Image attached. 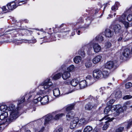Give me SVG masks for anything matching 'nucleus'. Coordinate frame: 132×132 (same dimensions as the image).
Wrapping results in <instances>:
<instances>
[{
  "label": "nucleus",
  "instance_id": "obj_1",
  "mask_svg": "<svg viewBox=\"0 0 132 132\" xmlns=\"http://www.w3.org/2000/svg\"><path fill=\"white\" fill-rule=\"evenodd\" d=\"M42 92L40 91L39 93H37L36 92H31L26 94L23 96L21 99L18 101L16 108H15V106L13 104H10L7 107V110L11 111L9 118L6 120V123L9 124L13 122L20 115V112L19 111L23 106V103L24 101L25 98L29 99L31 98L33 95H35L37 94V95L41 94Z\"/></svg>",
  "mask_w": 132,
  "mask_h": 132
},
{
  "label": "nucleus",
  "instance_id": "obj_2",
  "mask_svg": "<svg viewBox=\"0 0 132 132\" xmlns=\"http://www.w3.org/2000/svg\"><path fill=\"white\" fill-rule=\"evenodd\" d=\"M132 125V119L129 121L124 122L121 124V126H119L116 130L115 132H122L124 130V126L128 129Z\"/></svg>",
  "mask_w": 132,
  "mask_h": 132
},
{
  "label": "nucleus",
  "instance_id": "obj_3",
  "mask_svg": "<svg viewBox=\"0 0 132 132\" xmlns=\"http://www.w3.org/2000/svg\"><path fill=\"white\" fill-rule=\"evenodd\" d=\"M87 47L90 49H92V47H93L94 52L97 53L99 52L101 50V48L100 45L98 44L95 43L94 42V40H93L89 44L87 45Z\"/></svg>",
  "mask_w": 132,
  "mask_h": 132
},
{
  "label": "nucleus",
  "instance_id": "obj_4",
  "mask_svg": "<svg viewBox=\"0 0 132 132\" xmlns=\"http://www.w3.org/2000/svg\"><path fill=\"white\" fill-rule=\"evenodd\" d=\"M52 83L50 79L47 78L41 84L40 86L44 89H48L51 90L52 87Z\"/></svg>",
  "mask_w": 132,
  "mask_h": 132
},
{
  "label": "nucleus",
  "instance_id": "obj_5",
  "mask_svg": "<svg viewBox=\"0 0 132 132\" xmlns=\"http://www.w3.org/2000/svg\"><path fill=\"white\" fill-rule=\"evenodd\" d=\"M126 15L125 13L122 14L118 19L119 21L122 23L126 28H127L129 26V23L125 21L126 19Z\"/></svg>",
  "mask_w": 132,
  "mask_h": 132
},
{
  "label": "nucleus",
  "instance_id": "obj_6",
  "mask_svg": "<svg viewBox=\"0 0 132 132\" xmlns=\"http://www.w3.org/2000/svg\"><path fill=\"white\" fill-rule=\"evenodd\" d=\"M117 62L116 61H109L106 63L105 65V67L106 68L111 69L112 68L114 69L117 68Z\"/></svg>",
  "mask_w": 132,
  "mask_h": 132
},
{
  "label": "nucleus",
  "instance_id": "obj_7",
  "mask_svg": "<svg viewBox=\"0 0 132 132\" xmlns=\"http://www.w3.org/2000/svg\"><path fill=\"white\" fill-rule=\"evenodd\" d=\"M53 116L51 114L47 115L44 117L43 118L41 119L42 120L45 121L44 124L46 125L51 120H53L52 118Z\"/></svg>",
  "mask_w": 132,
  "mask_h": 132
},
{
  "label": "nucleus",
  "instance_id": "obj_8",
  "mask_svg": "<svg viewBox=\"0 0 132 132\" xmlns=\"http://www.w3.org/2000/svg\"><path fill=\"white\" fill-rule=\"evenodd\" d=\"M38 100L40 101V102L42 105H45L48 104L49 102L48 96L45 95L42 98L41 97H38Z\"/></svg>",
  "mask_w": 132,
  "mask_h": 132
},
{
  "label": "nucleus",
  "instance_id": "obj_9",
  "mask_svg": "<svg viewBox=\"0 0 132 132\" xmlns=\"http://www.w3.org/2000/svg\"><path fill=\"white\" fill-rule=\"evenodd\" d=\"M93 75L94 78L98 79L101 77L102 75V72L101 70L96 69L94 70Z\"/></svg>",
  "mask_w": 132,
  "mask_h": 132
},
{
  "label": "nucleus",
  "instance_id": "obj_10",
  "mask_svg": "<svg viewBox=\"0 0 132 132\" xmlns=\"http://www.w3.org/2000/svg\"><path fill=\"white\" fill-rule=\"evenodd\" d=\"M130 50L128 49H125L122 53V55L120 57V58L121 60L125 59L124 58L128 57L130 54Z\"/></svg>",
  "mask_w": 132,
  "mask_h": 132
},
{
  "label": "nucleus",
  "instance_id": "obj_11",
  "mask_svg": "<svg viewBox=\"0 0 132 132\" xmlns=\"http://www.w3.org/2000/svg\"><path fill=\"white\" fill-rule=\"evenodd\" d=\"M79 119L77 117L75 118L73 120L71 121L70 126V128L71 129L75 128L77 125V124L78 123Z\"/></svg>",
  "mask_w": 132,
  "mask_h": 132
},
{
  "label": "nucleus",
  "instance_id": "obj_12",
  "mask_svg": "<svg viewBox=\"0 0 132 132\" xmlns=\"http://www.w3.org/2000/svg\"><path fill=\"white\" fill-rule=\"evenodd\" d=\"M107 119V117H104L103 118H102L101 120H100V121H104V122L105 123L103 127V130H105L107 129L109 125V124L108 123L109 122V121H112L113 120V118H112L110 120H109L106 121H105Z\"/></svg>",
  "mask_w": 132,
  "mask_h": 132
},
{
  "label": "nucleus",
  "instance_id": "obj_13",
  "mask_svg": "<svg viewBox=\"0 0 132 132\" xmlns=\"http://www.w3.org/2000/svg\"><path fill=\"white\" fill-rule=\"evenodd\" d=\"M90 117H89L86 118H82L79 120V123L81 125H85L90 121Z\"/></svg>",
  "mask_w": 132,
  "mask_h": 132
},
{
  "label": "nucleus",
  "instance_id": "obj_14",
  "mask_svg": "<svg viewBox=\"0 0 132 132\" xmlns=\"http://www.w3.org/2000/svg\"><path fill=\"white\" fill-rule=\"evenodd\" d=\"M56 112H54L52 113V115L53 116V120H57L59 119L63 116H65V114L61 113L56 114Z\"/></svg>",
  "mask_w": 132,
  "mask_h": 132
},
{
  "label": "nucleus",
  "instance_id": "obj_15",
  "mask_svg": "<svg viewBox=\"0 0 132 132\" xmlns=\"http://www.w3.org/2000/svg\"><path fill=\"white\" fill-rule=\"evenodd\" d=\"M88 85V84L87 82V81L85 80H84L80 81L79 85L77 86V89H83L86 87Z\"/></svg>",
  "mask_w": 132,
  "mask_h": 132
},
{
  "label": "nucleus",
  "instance_id": "obj_16",
  "mask_svg": "<svg viewBox=\"0 0 132 132\" xmlns=\"http://www.w3.org/2000/svg\"><path fill=\"white\" fill-rule=\"evenodd\" d=\"M97 105L96 104H92L91 103H89L85 106V109L86 110H90L92 109H95L96 108Z\"/></svg>",
  "mask_w": 132,
  "mask_h": 132
},
{
  "label": "nucleus",
  "instance_id": "obj_17",
  "mask_svg": "<svg viewBox=\"0 0 132 132\" xmlns=\"http://www.w3.org/2000/svg\"><path fill=\"white\" fill-rule=\"evenodd\" d=\"M122 27L119 24L115 25L113 27V30L115 33H118L122 32Z\"/></svg>",
  "mask_w": 132,
  "mask_h": 132
},
{
  "label": "nucleus",
  "instance_id": "obj_18",
  "mask_svg": "<svg viewBox=\"0 0 132 132\" xmlns=\"http://www.w3.org/2000/svg\"><path fill=\"white\" fill-rule=\"evenodd\" d=\"M79 83V81L76 79H73L71 81H70L69 80H67V84H71L72 86H77V85Z\"/></svg>",
  "mask_w": 132,
  "mask_h": 132
},
{
  "label": "nucleus",
  "instance_id": "obj_19",
  "mask_svg": "<svg viewBox=\"0 0 132 132\" xmlns=\"http://www.w3.org/2000/svg\"><path fill=\"white\" fill-rule=\"evenodd\" d=\"M104 34L106 37L109 38L111 37L113 35V32L111 30L108 29L105 30Z\"/></svg>",
  "mask_w": 132,
  "mask_h": 132
},
{
  "label": "nucleus",
  "instance_id": "obj_20",
  "mask_svg": "<svg viewBox=\"0 0 132 132\" xmlns=\"http://www.w3.org/2000/svg\"><path fill=\"white\" fill-rule=\"evenodd\" d=\"M87 82L88 84V85L92 84L94 82V79L92 78L90 75H88L86 77Z\"/></svg>",
  "mask_w": 132,
  "mask_h": 132
},
{
  "label": "nucleus",
  "instance_id": "obj_21",
  "mask_svg": "<svg viewBox=\"0 0 132 132\" xmlns=\"http://www.w3.org/2000/svg\"><path fill=\"white\" fill-rule=\"evenodd\" d=\"M8 9L9 10H13L16 7L15 3L14 2H13L8 4L7 5Z\"/></svg>",
  "mask_w": 132,
  "mask_h": 132
},
{
  "label": "nucleus",
  "instance_id": "obj_22",
  "mask_svg": "<svg viewBox=\"0 0 132 132\" xmlns=\"http://www.w3.org/2000/svg\"><path fill=\"white\" fill-rule=\"evenodd\" d=\"M102 58V56L101 55H98L93 59V62L94 64H96L101 61Z\"/></svg>",
  "mask_w": 132,
  "mask_h": 132
},
{
  "label": "nucleus",
  "instance_id": "obj_23",
  "mask_svg": "<svg viewBox=\"0 0 132 132\" xmlns=\"http://www.w3.org/2000/svg\"><path fill=\"white\" fill-rule=\"evenodd\" d=\"M91 21L89 20V19H87V21L84 27H80L79 28V29L81 31H84L85 30V28L88 27L91 23Z\"/></svg>",
  "mask_w": 132,
  "mask_h": 132
},
{
  "label": "nucleus",
  "instance_id": "obj_24",
  "mask_svg": "<svg viewBox=\"0 0 132 132\" xmlns=\"http://www.w3.org/2000/svg\"><path fill=\"white\" fill-rule=\"evenodd\" d=\"M85 65L87 68L91 67L92 66V63L91 61L90 60L86 61L85 62Z\"/></svg>",
  "mask_w": 132,
  "mask_h": 132
},
{
  "label": "nucleus",
  "instance_id": "obj_25",
  "mask_svg": "<svg viewBox=\"0 0 132 132\" xmlns=\"http://www.w3.org/2000/svg\"><path fill=\"white\" fill-rule=\"evenodd\" d=\"M53 92L54 95L55 96H58L60 95V91L58 88H56L54 89L53 90Z\"/></svg>",
  "mask_w": 132,
  "mask_h": 132
},
{
  "label": "nucleus",
  "instance_id": "obj_26",
  "mask_svg": "<svg viewBox=\"0 0 132 132\" xmlns=\"http://www.w3.org/2000/svg\"><path fill=\"white\" fill-rule=\"evenodd\" d=\"M66 66L65 65H63L61 67L62 71H63V72H64L62 74V77L63 79L65 80L66 79V75L65 74L66 72Z\"/></svg>",
  "mask_w": 132,
  "mask_h": 132
},
{
  "label": "nucleus",
  "instance_id": "obj_27",
  "mask_svg": "<svg viewBox=\"0 0 132 132\" xmlns=\"http://www.w3.org/2000/svg\"><path fill=\"white\" fill-rule=\"evenodd\" d=\"M8 116V114L7 112H5L2 113L0 116V119L2 120L7 118Z\"/></svg>",
  "mask_w": 132,
  "mask_h": 132
},
{
  "label": "nucleus",
  "instance_id": "obj_28",
  "mask_svg": "<svg viewBox=\"0 0 132 132\" xmlns=\"http://www.w3.org/2000/svg\"><path fill=\"white\" fill-rule=\"evenodd\" d=\"M81 57L80 56H77L73 59L74 62L76 63H78L81 61Z\"/></svg>",
  "mask_w": 132,
  "mask_h": 132
},
{
  "label": "nucleus",
  "instance_id": "obj_29",
  "mask_svg": "<svg viewBox=\"0 0 132 132\" xmlns=\"http://www.w3.org/2000/svg\"><path fill=\"white\" fill-rule=\"evenodd\" d=\"M93 128L92 127L88 126L86 127L84 130V132H90L93 130Z\"/></svg>",
  "mask_w": 132,
  "mask_h": 132
},
{
  "label": "nucleus",
  "instance_id": "obj_30",
  "mask_svg": "<svg viewBox=\"0 0 132 132\" xmlns=\"http://www.w3.org/2000/svg\"><path fill=\"white\" fill-rule=\"evenodd\" d=\"M121 92L119 90H118L115 92V96L116 98H118L121 97Z\"/></svg>",
  "mask_w": 132,
  "mask_h": 132
},
{
  "label": "nucleus",
  "instance_id": "obj_31",
  "mask_svg": "<svg viewBox=\"0 0 132 132\" xmlns=\"http://www.w3.org/2000/svg\"><path fill=\"white\" fill-rule=\"evenodd\" d=\"M96 40L99 42H101L104 40L102 34L96 37Z\"/></svg>",
  "mask_w": 132,
  "mask_h": 132
},
{
  "label": "nucleus",
  "instance_id": "obj_32",
  "mask_svg": "<svg viewBox=\"0 0 132 132\" xmlns=\"http://www.w3.org/2000/svg\"><path fill=\"white\" fill-rule=\"evenodd\" d=\"M61 75L62 73H59L56 74L53 76L52 78L54 80H57L60 78Z\"/></svg>",
  "mask_w": 132,
  "mask_h": 132
},
{
  "label": "nucleus",
  "instance_id": "obj_33",
  "mask_svg": "<svg viewBox=\"0 0 132 132\" xmlns=\"http://www.w3.org/2000/svg\"><path fill=\"white\" fill-rule=\"evenodd\" d=\"M7 110V106L5 105H3L0 106V110L3 112H5Z\"/></svg>",
  "mask_w": 132,
  "mask_h": 132
},
{
  "label": "nucleus",
  "instance_id": "obj_34",
  "mask_svg": "<svg viewBox=\"0 0 132 132\" xmlns=\"http://www.w3.org/2000/svg\"><path fill=\"white\" fill-rule=\"evenodd\" d=\"M78 54L79 55H81L82 57H84L86 55L83 49L82 48L78 51Z\"/></svg>",
  "mask_w": 132,
  "mask_h": 132
},
{
  "label": "nucleus",
  "instance_id": "obj_35",
  "mask_svg": "<svg viewBox=\"0 0 132 132\" xmlns=\"http://www.w3.org/2000/svg\"><path fill=\"white\" fill-rule=\"evenodd\" d=\"M110 108L109 106L106 107L105 109L104 112L105 114H108V115H110L109 113H110Z\"/></svg>",
  "mask_w": 132,
  "mask_h": 132
},
{
  "label": "nucleus",
  "instance_id": "obj_36",
  "mask_svg": "<svg viewBox=\"0 0 132 132\" xmlns=\"http://www.w3.org/2000/svg\"><path fill=\"white\" fill-rule=\"evenodd\" d=\"M75 104H72L69 105L67 107V111H70L74 109Z\"/></svg>",
  "mask_w": 132,
  "mask_h": 132
},
{
  "label": "nucleus",
  "instance_id": "obj_37",
  "mask_svg": "<svg viewBox=\"0 0 132 132\" xmlns=\"http://www.w3.org/2000/svg\"><path fill=\"white\" fill-rule=\"evenodd\" d=\"M119 3L118 2H116L115 3V5L112 7L111 10L114 11H115L116 9L117 10L118 5H119Z\"/></svg>",
  "mask_w": 132,
  "mask_h": 132
},
{
  "label": "nucleus",
  "instance_id": "obj_38",
  "mask_svg": "<svg viewBox=\"0 0 132 132\" xmlns=\"http://www.w3.org/2000/svg\"><path fill=\"white\" fill-rule=\"evenodd\" d=\"M75 68V66L72 65L69 66L67 68V70L70 72L72 71Z\"/></svg>",
  "mask_w": 132,
  "mask_h": 132
},
{
  "label": "nucleus",
  "instance_id": "obj_39",
  "mask_svg": "<svg viewBox=\"0 0 132 132\" xmlns=\"http://www.w3.org/2000/svg\"><path fill=\"white\" fill-rule=\"evenodd\" d=\"M102 75L104 78H106L108 76L109 73L107 71L105 70L103 71Z\"/></svg>",
  "mask_w": 132,
  "mask_h": 132
},
{
  "label": "nucleus",
  "instance_id": "obj_40",
  "mask_svg": "<svg viewBox=\"0 0 132 132\" xmlns=\"http://www.w3.org/2000/svg\"><path fill=\"white\" fill-rule=\"evenodd\" d=\"M132 86V84L130 82L127 83L125 85L126 88L127 89L129 88Z\"/></svg>",
  "mask_w": 132,
  "mask_h": 132
},
{
  "label": "nucleus",
  "instance_id": "obj_41",
  "mask_svg": "<svg viewBox=\"0 0 132 132\" xmlns=\"http://www.w3.org/2000/svg\"><path fill=\"white\" fill-rule=\"evenodd\" d=\"M0 11L1 12H2V11H5V12H7L8 11V10L7 9L5 6H3L2 7H0Z\"/></svg>",
  "mask_w": 132,
  "mask_h": 132
},
{
  "label": "nucleus",
  "instance_id": "obj_42",
  "mask_svg": "<svg viewBox=\"0 0 132 132\" xmlns=\"http://www.w3.org/2000/svg\"><path fill=\"white\" fill-rule=\"evenodd\" d=\"M115 102V100H114L113 99H111L107 103V105L110 106L113 104Z\"/></svg>",
  "mask_w": 132,
  "mask_h": 132
},
{
  "label": "nucleus",
  "instance_id": "obj_43",
  "mask_svg": "<svg viewBox=\"0 0 132 132\" xmlns=\"http://www.w3.org/2000/svg\"><path fill=\"white\" fill-rule=\"evenodd\" d=\"M132 98V96L130 95H126L123 97V99L124 100L129 99Z\"/></svg>",
  "mask_w": 132,
  "mask_h": 132
},
{
  "label": "nucleus",
  "instance_id": "obj_44",
  "mask_svg": "<svg viewBox=\"0 0 132 132\" xmlns=\"http://www.w3.org/2000/svg\"><path fill=\"white\" fill-rule=\"evenodd\" d=\"M111 46V44L109 42H107L105 44V47L106 48H109Z\"/></svg>",
  "mask_w": 132,
  "mask_h": 132
},
{
  "label": "nucleus",
  "instance_id": "obj_45",
  "mask_svg": "<svg viewBox=\"0 0 132 132\" xmlns=\"http://www.w3.org/2000/svg\"><path fill=\"white\" fill-rule=\"evenodd\" d=\"M127 19L128 21H132V14L128 15L127 17Z\"/></svg>",
  "mask_w": 132,
  "mask_h": 132
},
{
  "label": "nucleus",
  "instance_id": "obj_46",
  "mask_svg": "<svg viewBox=\"0 0 132 132\" xmlns=\"http://www.w3.org/2000/svg\"><path fill=\"white\" fill-rule=\"evenodd\" d=\"M104 87H102L101 88L98 90V91L100 92L102 94L103 93V91L105 90Z\"/></svg>",
  "mask_w": 132,
  "mask_h": 132
},
{
  "label": "nucleus",
  "instance_id": "obj_47",
  "mask_svg": "<svg viewBox=\"0 0 132 132\" xmlns=\"http://www.w3.org/2000/svg\"><path fill=\"white\" fill-rule=\"evenodd\" d=\"M70 113H71L70 112L67 113V119L68 120H69L71 119V116L69 114Z\"/></svg>",
  "mask_w": 132,
  "mask_h": 132
},
{
  "label": "nucleus",
  "instance_id": "obj_48",
  "mask_svg": "<svg viewBox=\"0 0 132 132\" xmlns=\"http://www.w3.org/2000/svg\"><path fill=\"white\" fill-rule=\"evenodd\" d=\"M123 108H124V109H125V107H124V106L123 107H121L120 108H119V109H118V111H119L120 112V113L121 112H123L124 111V109Z\"/></svg>",
  "mask_w": 132,
  "mask_h": 132
},
{
  "label": "nucleus",
  "instance_id": "obj_49",
  "mask_svg": "<svg viewBox=\"0 0 132 132\" xmlns=\"http://www.w3.org/2000/svg\"><path fill=\"white\" fill-rule=\"evenodd\" d=\"M63 129L62 128L60 127L59 128L55 130L56 132H62Z\"/></svg>",
  "mask_w": 132,
  "mask_h": 132
},
{
  "label": "nucleus",
  "instance_id": "obj_50",
  "mask_svg": "<svg viewBox=\"0 0 132 132\" xmlns=\"http://www.w3.org/2000/svg\"><path fill=\"white\" fill-rule=\"evenodd\" d=\"M40 101L38 100V98H36L33 100V102L35 104L37 103L38 102Z\"/></svg>",
  "mask_w": 132,
  "mask_h": 132
},
{
  "label": "nucleus",
  "instance_id": "obj_51",
  "mask_svg": "<svg viewBox=\"0 0 132 132\" xmlns=\"http://www.w3.org/2000/svg\"><path fill=\"white\" fill-rule=\"evenodd\" d=\"M70 72L67 71V78L70 77L71 76Z\"/></svg>",
  "mask_w": 132,
  "mask_h": 132
},
{
  "label": "nucleus",
  "instance_id": "obj_52",
  "mask_svg": "<svg viewBox=\"0 0 132 132\" xmlns=\"http://www.w3.org/2000/svg\"><path fill=\"white\" fill-rule=\"evenodd\" d=\"M108 5H110V4H109V3H106L104 4V6L102 13L104 12L105 9L107 7Z\"/></svg>",
  "mask_w": 132,
  "mask_h": 132
},
{
  "label": "nucleus",
  "instance_id": "obj_53",
  "mask_svg": "<svg viewBox=\"0 0 132 132\" xmlns=\"http://www.w3.org/2000/svg\"><path fill=\"white\" fill-rule=\"evenodd\" d=\"M130 102L129 101H128V102H126L124 104V107H125V108H126L127 106L126 105L129 104H130Z\"/></svg>",
  "mask_w": 132,
  "mask_h": 132
},
{
  "label": "nucleus",
  "instance_id": "obj_54",
  "mask_svg": "<svg viewBox=\"0 0 132 132\" xmlns=\"http://www.w3.org/2000/svg\"><path fill=\"white\" fill-rule=\"evenodd\" d=\"M76 32H77L78 34V35H80L79 33H82V31H81L79 29H78V30H76Z\"/></svg>",
  "mask_w": 132,
  "mask_h": 132
},
{
  "label": "nucleus",
  "instance_id": "obj_55",
  "mask_svg": "<svg viewBox=\"0 0 132 132\" xmlns=\"http://www.w3.org/2000/svg\"><path fill=\"white\" fill-rule=\"evenodd\" d=\"M120 113L118 109L114 112V113L117 115H118Z\"/></svg>",
  "mask_w": 132,
  "mask_h": 132
},
{
  "label": "nucleus",
  "instance_id": "obj_56",
  "mask_svg": "<svg viewBox=\"0 0 132 132\" xmlns=\"http://www.w3.org/2000/svg\"><path fill=\"white\" fill-rule=\"evenodd\" d=\"M122 36H121L118 39V41H120L122 40Z\"/></svg>",
  "mask_w": 132,
  "mask_h": 132
},
{
  "label": "nucleus",
  "instance_id": "obj_57",
  "mask_svg": "<svg viewBox=\"0 0 132 132\" xmlns=\"http://www.w3.org/2000/svg\"><path fill=\"white\" fill-rule=\"evenodd\" d=\"M73 91H74V90L72 89L71 90V89H70V90L68 91V92H67V94H69L70 93H72Z\"/></svg>",
  "mask_w": 132,
  "mask_h": 132
},
{
  "label": "nucleus",
  "instance_id": "obj_58",
  "mask_svg": "<svg viewBox=\"0 0 132 132\" xmlns=\"http://www.w3.org/2000/svg\"><path fill=\"white\" fill-rule=\"evenodd\" d=\"M112 15L111 14H109V15L108 17L107 18V19H109L110 18H112Z\"/></svg>",
  "mask_w": 132,
  "mask_h": 132
},
{
  "label": "nucleus",
  "instance_id": "obj_59",
  "mask_svg": "<svg viewBox=\"0 0 132 132\" xmlns=\"http://www.w3.org/2000/svg\"><path fill=\"white\" fill-rule=\"evenodd\" d=\"M95 12H94L95 14L96 13H97L98 12V9H95L94 10Z\"/></svg>",
  "mask_w": 132,
  "mask_h": 132
},
{
  "label": "nucleus",
  "instance_id": "obj_60",
  "mask_svg": "<svg viewBox=\"0 0 132 132\" xmlns=\"http://www.w3.org/2000/svg\"><path fill=\"white\" fill-rule=\"evenodd\" d=\"M79 20H80L79 21V22H82L83 21V20L82 18H80L79 19Z\"/></svg>",
  "mask_w": 132,
  "mask_h": 132
},
{
  "label": "nucleus",
  "instance_id": "obj_61",
  "mask_svg": "<svg viewBox=\"0 0 132 132\" xmlns=\"http://www.w3.org/2000/svg\"><path fill=\"white\" fill-rule=\"evenodd\" d=\"M24 2L23 1H21L19 3L18 5H21L22 4H21V3H22Z\"/></svg>",
  "mask_w": 132,
  "mask_h": 132
},
{
  "label": "nucleus",
  "instance_id": "obj_62",
  "mask_svg": "<svg viewBox=\"0 0 132 132\" xmlns=\"http://www.w3.org/2000/svg\"><path fill=\"white\" fill-rule=\"evenodd\" d=\"M44 128H45L44 127H43L42 128L41 130H40V131H41V132H42L44 130Z\"/></svg>",
  "mask_w": 132,
  "mask_h": 132
},
{
  "label": "nucleus",
  "instance_id": "obj_63",
  "mask_svg": "<svg viewBox=\"0 0 132 132\" xmlns=\"http://www.w3.org/2000/svg\"><path fill=\"white\" fill-rule=\"evenodd\" d=\"M36 42V40L35 39H34L33 41H32V42H32L33 43H35Z\"/></svg>",
  "mask_w": 132,
  "mask_h": 132
},
{
  "label": "nucleus",
  "instance_id": "obj_64",
  "mask_svg": "<svg viewBox=\"0 0 132 132\" xmlns=\"http://www.w3.org/2000/svg\"><path fill=\"white\" fill-rule=\"evenodd\" d=\"M75 132H81V130H77L75 131Z\"/></svg>",
  "mask_w": 132,
  "mask_h": 132
}]
</instances>
